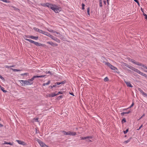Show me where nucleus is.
<instances>
[{"mask_svg": "<svg viewBox=\"0 0 147 147\" xmlns=\"http://www.w3.org/2000/svg\"><path fill=\"white\" fill-rule=\"evenodd\" d=\"M50 8L53 10L55 13H58L61 10V8L55 5L51 4Z\"/></svg>", "mask_w": 147, "mask_h": 147, "instance_id": "nucleus-1", "label": "nucleus"}, {"mask_svg": "<svg viewBox=\"0 0 147 147\" xmlns=\"http://www.w3.org/2000/svg\"><path fill=\"white\" fill-rule=\"evenodd\" d=\"M105 64L109 67L112 70H115L116 69H117L116 67L111 65L110 63L108 62H106Z\"/></svg>", "mask_w": 147, "mask_h": 147, "instance_id": "nucleus-2", "label": "nucleus"}, {"mask_svg": "<svg viewBox=\"0 0 147 147\" xmlns=\"http://www.w3.org/2000/svg\"><path fill=\"white\" fill-rule=\"evenodd\" d=\"M130 60L133 63L135 64H136L138 65H139L140 66L144 67V65L142 64L141 63H139V62L135 61V60L133 59H131Z\"/></svg>", "mask_w": 147, "mask_h": 147, "instance_id": "nucleus-3", "label": "nucleus"}, {"mask_svg": "<svg viewBox=\"0 0 147 147\" xmlns=\"http://www.w3.org/2000/svg\"><path fill=\"white\" fill-rule=\"evenodd\" d=\"M20 83H23L24 85H28L31 84V83H30L27 80H21L20 81Z\"/></svg>", "mask_w": 147, "mask_h": 147, "instance_id": "nucleus-4", "label": "nucleus"}, {"mask_svg": "<svg viewBox=\"0 0 147 147\" xmlns=\"http://www.w3.org/2000/svg\"><path fill=\"white\" fill-rule=\"evenodd\" d=\"M50 37L53 40L56 41L58 43H60V40L59 39L56 37L53 36L52 35H51Z\"/></svg>", "mask_w": 147, "mask_h": 147, "instance_id": "nucleus-5", "label": "nucleus"}, {"mask_svg": "<svg viewBox=\"0 0 147 147\" xmlns=\"http://www.w3.org/2000/svg\"><path fill=\"white\" fill-rule=\"evenodd\" d=\"M41 5L44 7H47L48 8H50V6H51V4L47 3H42Z\"/></svg>", "mask_w": 147, "mask_h": 147, "instance_id": "nucleus-6", "label": "nucleus"}, {"mask_svg": "<svg viewBox=\"0 0 147 147\" xmlns=\"http://www.w3.org/2000/svg\"><path fill=\"white\" fill-rule=\"evenodd\" d=\"M47 43L50 45L52 46H58V44L56 43H54L52 42L48 41L47 42Z\"/></svg>", "mask_w": 147, "mask_h": 147, "instance_id": "nucleus-7", "label": "nucleus"}, {"mask_svg": "<svg viewBox=\"0 0 147 147\" xmlns=\"http://www.w3.org/2000/svg\"><path fill=\"white\" fill-rule=\"evenodd\" d=\"M124 82L126 84L127 87H133V86L131 84L130 82H126L124 80Z\"/></svg>", "mask_w": 147, "mask_h": 147, "instance_id": "nucleus-8", "label": "nucleus"}, {"mask_svg": "<svg viewBox=\"0 0 147 147\" xmlns=\"http://www.w3.org/2000/svg\"><path fill=\"white\" fill-rule=\"evenodd\" d=\"M35 45L37 46L41 47L43 46L44 45L41 44V43H39L38 42H35L34 44Z\"/></svg>", "mask_w": 147, "mask_h": 147, "instance_id": "nucleus-9", "label": "nucleus"}, {"mask_svg": "<svg viewBox=\"0 0 147 147\" xmlns=\"http://www.w3.org/2000/svg\"><path fill=\"white\" fill-rule=\"evenodd\" d=\"M38 142L40 146L42 147H43L44 146L43 145H45V144L40 140H38Z\"/></svg>", "mask_w": 147, "mask_h": 147, "instance_id": "nucleus-10", "label": "nucleus"}, {"mask_svg": "<svg viewBox=\"0 0 147 147\" xmlns=\"http://www.w3.org/2000/svg\"><path fill=\"white\" fill-rule=\"evenodd\" d=\"M29 37L30 38H31L32 39H34V40H38V36H30Z\"/></svg>", "mask_w": 147, "mask_h": 147, "instance_id": "nucleus-11", "label": "nucleus"}, {"mask_svg": "<svg viewBox=\"0 0 147 147\" xmlns=\"http://www.w3.org/2000/svg\"><path fill=\"white\" fill-rule=\"evenodd\" d=\"M43 34H44L50 37L51 35L49 32L44 31L43 32Z\"/></svg>", "mask_w": 147, "mask_h": 147, "instance_id": "nucleus-12", "label": "nucleus"}, {"mask_svg": "<svg viewBox=\"0 0 147 147\" xmlns=\"http://www.w3.org/2000/svg\"><path fill=\"white\" fill-rule=\"evenodd\" d=\"M62 131L63 133V134L64 135H69L70 131Z\"/></svg>", "mask_w": 147, "mask_h": 147, "instance_id": "nucleus-13", "label": "nucleus"}, {"mask_svg": "<svg viewBox=\"0 0 147 147\" xmlns=\"http://www.w3.org/2000/svg\"><path fill=\"white\" fill-rule=\"evenodd\" d=\"M57 95V94H55L54 92H53L51 94H49V97H54Z\"/></svg>", "mask_w": 147, "mask_h": 147, "instance_id": "nucleus-14", "label": "nucleus"}, {"mask_svg": "<svg viewBox=\"0 0 147 147\" xmlns=\"http://www.w3.org/2000/svg\"><path fill=\"white\" fill-rule=\"evenodd\" d=\"M138 90L141 93V94L143 95H144L146 93L144 92L143 91L141 88H138Z\"/></svg>", "mask_w": 147, "mask_h": 147, "instance_id": "nucleus-15", "label": "nucleus"}, {"mask_svg": "<svg viewBox=\"0 0 147 147\" xmlns=\"http://www.w3.org/2000/svg\"><path fill=\"white\" fill-rule=\"evenodd\" d=\"M76 133L75 132H71L70 131L69 135L74 136L76 135Z\"/></svg>", "mask_w": 147, "mask_h": 147, "instance_id": "nucleus-16", "label": "nucleus"}, {"mask_svg": "<svg viewBox=\"0 0 147 147\" xmlns=\"http://www.w3.org/2000/svg\"><path fill=\"white\" fill-rule=\"evenodd\" d=\"M46 76L45 75H41V76H34V78H43L45 77Z\"/></svg>", "mask_w": 147, "mask_h": 147, "instance_id": "nucleus-17", "label": "nucleus"}, {"mask_svg": "<svg viewBox=\"0 0 147 147\" xmlns=\"http://www.w3.org/2000/svg\"><path fill=\"white\" fill-rule=\"evenodd\" d=\"M133 71L137 72V73H138L139 74L140 72V70H138V69H137L135 68L134 67L133 70Z\"/></svg>", "mask_w": 147, "mask_h": 147, "instance_id": "nucleus-18", "label": "nucleus"}, {"mask_svg": "<svg viewBox=\"0 0 147 147\" xmlns=\"http://www.w3.org/2000/svg\"><path fill=\"white\" fill-rule=\"evenodd\" d=\"M25 39L27 41H28L29 42H30L34 44V43L35 42V41H33V40H30V39H27V38H26Z\"/></svg>", "mask_w": 147, "mask_h": 147, "instance_id": "nucleus-19", "label": "nucleus"}, {"mask_svg": "<svg viewBox=\"0 0 147 147\" xmlns=\"http://www.w3.org/2000/svg\"><path fill=\"white\" fill-rule=\"evenodd\" d=\"M131 137L130 138L127 140L125 141L124 143L125 144H127L129 142L131 139Z\"/></svg>", "mask_w": 147, "mask_h": 147, "instance_id": "nucleus-20", "label": "nucleus"}, {"mask_svg": "<svg viewBox=\"0 0 147 147\" xmlns=\"http://www.w3.org/2000/svg\"><path fill=\"white\" fill-rule=\"evenodd\" d=\"M50 80H49L46 83H43V86H46V85H48L50 83Z\"/></svg>", "mask_w": 147, "mask_h": 147, "instance_id": "nucleus-21", "label": "nucleus"}, {"mask_svg": "<svg viewBox=\"0 0 147 147\" xmlns=\"http://www.w3.org/2000/svg\"><path fill=\"white\" fill-rule=\"evenodd\" d=\"M3 144H9V145H12L13 144V143H11L10 142H7L6 141H5L4 142Z\"/></svg>", "mask_w": 147, "mask_h": 147, "instance_id": "nucleus-22", "label": "nucleus"}, {"mask_svg": "<svg viewBox=\"0 0 147 147\" xmlns=\"http://www.w3.org/2000/svg\"><path fill=\"white\" fill-rule=\"evenodd\" d=\"M1 87V90L3 91V92L4 93H5L7 92V91L4 90V88L3 87H1Z\"/></svg>", "mask_w": 147, "mask_h": 147, "instance_id": "nucleus-23", "label": "nucleus"}, {"mask_svg": "<svg viewBox=\"0 0 147 147\" xmlns=\"http://www.w3.org/2000/svg\"><path fill=\"white\" fill-rule=\"evenodd\" d=\"M127 67L128 68H129V69L132 70H133V69H134V67L131 66V65H129Z\"/></svg>", "mask_w": 147, "mask_h": 147, "instance_id": "nucleus-24", "label": "nucleus"}, {"mask_svg": "<svg viewBox=\"0 0 147 147\" xmlns=\"http://www.w3.org/2000/svg\"><path fill=\"white\" fill-rule=\"evenodd\" d=\"M87 11L88 13V16H89L90 15V8L89 7H88L87 9Z\"/></svg>", "mask_w": 147, "mask_h": 147, "instance_id": "nucleus-25", "label": "nucleus"}, {"mask_svg": "<svg viewBox=\"0 0 147 147\" xmlns=\"http://www.w3.org/2000/svg\"><path fill=\"white\" fill-rule=\"evenodd\" d=\"M46 74H49L51 75H53V73H51L50 71H47L46 72Z\"/></svg>", "mask_w": 147, "mask_h": 147, "instance_id": "nucleus-26", "label": "nucleus"}, {"mask_svg": "<svg viewBox=\"0 0 147 147\" xmlns=\"http://www.w3.org/2000/svg\"><path fill=\"white\" fill-rule=\"evenodd\" d=\"M33 29L35 31H36V32H38V30L39 29L37 28H36V27H34L33 28Z\"/></svg>", "mask_w": 147, "mask_h": 147, "instance_id": "nucleus-27", "label": "nucleus"}, {"mask_svg": "<svg viewBox=\"0 0 147 147\" xmlns=\"http://www.w3.org/2000/svg\"><path fill=\"white\" fill-rule=\"evenodd\" d=\"M12 69L13 70V71H21V70L20 69Z\"/></svg>", "mask_w": 147, "mask_h": 147, "instance_id": "nucleus-28", "label": "nucleus"}, {"mask_svg": "<svg viewBox=\"0 0 147 147\" xmlns=\"http://www.w3.org/2000/svg\"><path fill=\"white\" fill-rule=\"evenodd\" d=\"M17 142H18V143L19 144H23V143H24L23 142H22L20 140H17Z\"/></svg>", "mask_w": 147, "mask_h": 147, "instance_id": "nucleus-29", "label": "nucleus"}, {"mask_svg": "<svg viewBox=\"0 0 147 147\" xmlns=\"http://www.w3.org/2000/svg\"><path fill=\"white\" fill-rule=\"evenodd\" d=\"M38 118H34L33 119V120L35 121L38 122Z\"/></svg>", "mask_w": 147, "mask_h": 147, "instance_id": "nucleus-30", "label": "nucleus"}, {"mask_svg": "<svg viewBox=\"0 0 147 147\" xmlns=\"http://www.w3.org/2000/svg\"><path fill=\"white\" fill-rule=\"evenodd\" d=\"M104 80L105 82H107L109 80V79L107 77H106L104 79Z\"/></svg>", "mask_w": 147, "mask_h": 147, "instance_id": "nucleus-31", "label": "nucleus"}, {"mask_svg": "<svg viewBox=\"0 0 147 147\" xmlns=\"http://www.w3.org/2000/svg\"><path fill=\"white\" fill-rule=\"evenodd\" d=\"M44 31L42 30H41L39 29L38 32L40 33H42V34H43Z\"/></svg>", "mask_w": 147, "mask_h": 147, "instance_id": "nucleus-32", "label": "nucleus"}, {"mask_svg": "<svg viewBox=\"0 0 147 147\" xmlns=\"http://www.w3.org/2000/svg\"><path fill=\"white\" fill-rule=\"evenodd\" d=\"M57 86L56 85H53V86H49V88L52 89L53 87H56Z\"/></svg>", "mask_w": 147, "mask_h": 147, "instance_id": "nucleus-33", "label": "nucleus"}, {"mask_svg": "<svg viewBox=\"0 0 147 147\" xmlns=\"http://www.w3.org/2000/svg\"><path fill=\"white\" fill-rule=\"evenodd\" d=\"M129 130L128 129H127L125 131H123V133L124 134H126L127 132H128Z\"/></svg>", "mask_w": 147, "mask_h": 147, "instance_id": "nucleus-34", "label": "nucleus"}, {"mask_svg": "<svg viewBox=\"0 0 147 147\" xmlns=\"http://www.w3.org/2000/svg\"><path fill=\"white\" fill-rule=\"evenodd\" d=\"M144 16L145 17V18L146 20H147V15L146 14H145L144 13L143 14Z\"/></svg>", "mask_w": 147, "mask_h": 147, "instance_id": "nucleus-35", "label": "nucleus"}, {"mask_svg": "<svg viewBox=\"0 0 147 147\" xmlns=\"http://www.w3.org/2000/svg\"><path fill=\"white\" fill-rule=\"evenodd\" d=\"M122 122L123 123H125L126 122V119L125 118H124L122 119Z\"/></svg>", "mask_w": 147, "mask_h": 147, "instance_id": "nucleus-36", "label": "nucleus"}, {"mask_svg": "<svg viewBox=\"0 0 147 147\" xmlns=\"http://www.w3.org/2000/svg\"><path fill=\"white\" fill-rule=\"evenodd\" d=\"M85 5L84 3H82V9H84V6Z\"/></svg>", "mask_w": 147, "mask_h": 147, "instance_id": "nucleus-37", "label": "nucleus"}, {"mask_svg": "<svg viewBox=\"0 0 147 147\" xmlns=\"http://www.w3.org/2000/svg\"><path fill=\"white\" fill-rule=\"evenodd\" d=\"M80 138L81 140H85V139H87L86 137H81Z\"/></svg>", "mask_w": 147, "mask_h": 147, "instance_id": "nucleus-38", "label": "nucleus"}, {"mask_svg": "<svg viewBox=\"0 0 147 147\" xmlns=\"http://www.w3.org/2000/svg\"><path fill=\"white\" fill-rule=\"evenodd\" d=\"M13 67V65L10 66H7V65L5 66V67L6 68H9V67Z\"/></svg>", "mask_w": 147, "mask_h": 147, "instance_id": "nucleus-39", "label": "nucleus"}, {"mask_svg": "<svg viewBox=\"0 0 147 147\" xmlns=\"http://www.w3.org/2000/svg\"><path fill=\"white\" fill-rule=\"evenodd\" d=\"M2 1L6 3H9V1L7 0H3Z\"/></svg>", "mask_w": 147, "mask_h": 147, "instance_id": "nucleus-40", "label": "nucleus"}, {"mask_svg": "<svg viewBox=\"0 0 147 147\" xmlns=\"http://www.w3.org/2000/svg\"><path fill=\"white\" fill-rule=\"evenodd\" d=\"M123 65L124 66H126L127 67H128V66L129 65H128L126 63H123Z\"/></svg>", "mask_w": 147, "mask_h": 147, "instance_id": "nucleus-41", "label": "nucleus"}, {"mask_svg": "<svg viewBox=\"0 0 147 147\" xmlns=\"http://www.w3.org/2000/svg\"><path fill=\"white\" fill-rule=\"evenodd\" d=\"M34 79V76L31 79H29V80L30 81H31L32 82Z\"/></svg>", "mask_w": 147, "mask_h": 147, "instance_id": "nucleus-42", "label": "nucleus"}, {"mask_svg": "<svg viewBox=\"0 0 147 147\" xmlns=\"http://www.w3.org/2000/svg\"><path fill=\"white\" fill-rule=\"evenodd\" d=\"M99 6L100 7H102V2H99Z\"/></svg>", "mask_w": 147, "mask_h": 147, "instance_id": "nucleus-43", "label": "nucleus"}, {"mask_svg": "<svg viewBox=\"0 0 147 147\" xmlns=\"http://www.w3.org/2000/svg\"><path fill=\"white\" fill-rule=\"evenodd\" d=\"M0 78L2 80H5V79L4 78L0 75Z\"/></svg>", "mask_w": 147, "mask_h": 147, "instance_id": "nucleus-44", "label": "nucleus"}, {"mask_svg": "<svg viewBox=\"0 0 147 147\" xmlns=\"http://www.w3.org/2000/svg\"><path fill=\"white\" fill-rule=\"evenodd\" d=\"M63 93V92L61 91H59L58 92L57 94V95H59V94H62Z\"/></svg>", "mask_w": 147, "mask_h": 147, "instance_id": "nucleus-45", "label": "nucleus"}, {"mask_svg": "<svg viewBox=\"0 0 147 147\" xmlns=\"http://www.w3.org/2000/svg\"><path fill=\"white\" fill-rule=\"evenodd\" d=\"M134 105V102H133L132 103V104L131 105L130 107H129V108H128V109H129V108H131L132 107H133V106Z\"/></svg>", "mask_w": 147, "mask_h": 147, "instance_id": "nucleus-46", "label": "nucleus"}, {"mask_svg": "<svg viewBox=\"0 0 147 147\" xmlns=\"http://www.w3.org/2000/svg\"><path fill=\"white\" fill-rule=\"evenodd\" d=\"M86 139H91L92 138L91 136H86Z\"/></svg>", "mask_w": 147, "mask_h": 147, "instance_id": "nucleus-47", "label": "nucleus"}, {"mask_svg": "<svg viewBox=\"0 0 147 147\" xmlns=\"http://www.w3.org/2000/svg\"><path fill=\"white\" fill-rule=\"evenodd\" d=\"M55 84L56 85H60L61 84V83H60V82H56Z\"/></svg>", "mask_w": 147, "mask_h": 147, "instance_id": "nucleus-48", "label": "nucleus"}, {"mask_svg": "<svg viewBox=\"0 0 147 147\" xmlns=\"http://www.w3.org/2000/svg\"><path fill=\"white\" fill-rule=\"evenodd\" d=\"M145 74L141 72L140 71V73L139 74L143 76L144 75V74Z\"/></svg>", "mask_w": 147, "mask_h": 147, "instance_id": "nucleus-49", "label": "nucleus"}, {"mask_svg": "<svg viewBox=\"0 0 147 147\" xmlns=\"http://www.w3.org/2000/svg\"><path fill=\"white\" fill-rule=\"evenodd\" d=\"M66 82V81H62L61 82H60L61 84H64Z\"/></svg>", "mask_w": 147, "mask_h": 147, "instance_id": "nucleus-50", "label": "nucleus"}, {"mask_svg": "<svg viewBox=\"0 0 147 147\" xmlns=\"http://www.w3.org/2000/svg\"><path fill=\"white\" fill-rule=\"evenodd\" d=\"M134 1L137 3L139 5V2L138 0H134Z\"/></svg>", "mask_w": 147, "mask_h": 147, "instance_id": "nucleus-51", "label": "nucleus"}, {"mask_svg": "<svg viewBox=\"0 0 147 147\" xmlns=\"http://www.w3.org/2000/svg\"><path fill=\"white\" fill-rule=\"evenodd\" d=\"M145 116V114H144L140 118L138 119V120H139L140 119L142 118L144 116Z\"/></svg>", "mask_w": 147, "mask_h": 147, "instance_id": "nucleus-52", "label": "nucleus"}, {"mask_svg": "<svg viewBox=\"0 0 147 147\" xmlns=\"http://www.w3.org/2000/svg\"><path fill=\"white\" fill-rule=\"evenodd\" d=\"M27 81L28 82H29L30 83H31V84H33L32 82L31 81H30L29 79H28Z\"/></svg>", "mask_w": 147, "mask_h": 147, "instance_id": "nucleus-53", "label": "nucleus"}, {"mask_svg": "<svg viewBox=\"0 0 147 147\" xmlns=\"http://www.w3.org/2000/svg\"><path fill=\"white\" fill-rule=\"evenodd\" d=\"M130 112V111H129L127 112H125V114H127L129 113Z\"/></svg>", "mask_w": 147, "mask_h": 147, "instance_id": "nucleus-54", "label": "nucleus"}, {"mask_svg": "<svg viewBox=\"0 0 147 147\" xmlns=\"http://www.w3.org/2000/svg\"><path fill=\"white\" fill-rule=\"evenodd\" d=\"M53 32L54 33H56L57 34H59V35H61V34L59 33V32H57L55 31Z\"/></svg>", "mask_w": 147, "mask_h": 147, "instance_id": "nucleus-55", "label": "nucleus"}, {"mask_svg": "<svg viewBox=\"0 0 147 147\" xmlns=\"http://www.w3.org/2000/svg\"><path fill=\"white\" fill-rule=\"evenodd\" d=\"M121 114L122 116H123L124 115V114H125V112H123L121 113Z\"/></svg>", "mask_w": 147, "mask_h": 147, "instance_id": "nucleus-56", "label": "nucleus"}, {"mask_svg": "<svg viewBox=\"0 0 147 147\" xmlns=\"http://www.w3.org/2000/svg\"><path fill=\"white\" fill-rule=\"evenodd\" d=\"M26 74H27L26 73H24V74H21V75L22 76H23L26 75Z\"/></svg>", "mask_w": 147, "mask_h": 147, "instance_id": "nucleus-57", "label": "nucleus"}, {"mask_svg": "<svg viewBox=\"0 0 147 147\" xmlns=\"http://www.w3.org/2000/svg\"><path fill=\"white\" fill-rule=\"evenodd\" d=\"M142 127V125H141L139 127V129H137V130H139L140 129H141V128Z\"/></svg>", "mask_w": 147, "mask_h": 147, "instance_id": "nucleus-58", "label": "nucleus"}, {"mask_svg": "<svg viewBox=\"0 0 147 147\" xmlns=\"http://www.w3.org/2000/svg\"><path fill=\"white\" fill-rule=\"evenodd\" d=\"M86 140L88 142H92V141H91V140Z\"/></svg>", "mask_w": 147, "mask_h": 147, "instance_id": "nucleus-59", "label": "nucleus"}, {"mask_svg": "<svg viewBox=\"0 0 147 147\" xmlns=\"http://www.w3.org/2000/svg\"><path fill=\"white\" fill-rule=\"evenodd\" d=\"M70 93V94L71 95H72V96H74V94H73V92L70 93Z\"/></svg>", "mask_w": 147, "mask_h": 147, "instance_id": "nucleus-60", "label": "nucleus"}, {"mask_svg": "<svg viewBox=\"0 0 147 147\" xmlns=\"http://www.w3.org/2000/svg\"><path fill=\"white\" fill-rule=\"evenodd\" d=\"M62 98V95H60L58 97V98Z\"/></svg>", "mask_w": 147, "mask_h": 147, "instance_id": "nucleus-61", "label": "nucleus"}, {"mask_svg": "<svg viewBox=\"0 0 147 147\" xmlns=\"http://www.w3.org/2000/svg\"><path fill=\"white\" fill-rule=\"evenodd\" d=\"M141 11L143 12V13H144V11H143V9H142V8H141Z\"/></svg>", "mask_w": 147, "mask_h": 147, "instance_id": "nucleus-62", "label": "nucleus"}, {"mask_svg": "<svg viewBox=\"0 0 147 147\" xmlns=\"http://www.w3.org/2000/svg\"><path fill=\"white\" fill-rule=\"evenodd\" d=\"M104 3L105 4H106V1H104Z\"/></svg>", "mask_w": 147, "mask_h": 147, "instance_id": "nucleus-63", "label": "nucleus"}, {"mask_svg": "<svg viewBox=\"0 0 147 147\" xmlns=\"http://www.w3.org/2000/svg\"><path fill=\"white\" fill-rule=\"evenodd\" d=\"M144 96L147 97V94L146 93Z\"/></svg>", "mask_w": 147, "mask_h": 147, "instance_id": "nucleus-64", "label": "nucleus"}]
</instances>
